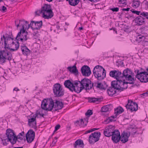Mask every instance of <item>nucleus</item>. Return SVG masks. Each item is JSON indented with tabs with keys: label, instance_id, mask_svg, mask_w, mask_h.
Listing matches in <instances>:
<instances>
[{
	"label": "nucleus",
	"instance_id": "nucleus-64",
	"mask_svg": "<svg viewBox=\"0 0 148 148\" xmlns=\"http://www.w3.org/2000/svg\"><path fill=\"white\" fill-rule=\"evenodd\" d=\"M116 117H115V116H110V117H111V118H112L113 119H114L115 118H116Z\"/></svg>",
	"mask_w": 148,
	"mask_h": 148
},
{
	"label": "nucleus",
	"instance_id": "nucleus-56",
	"mask_svg": "<svg viewBox=\"0 0 148 148\" xmlns=\"http://www.w3.org/2000/svg\"><path fill=\"white\" fill-rule=\"evenodd\" d=\"M19 89L17 87H15L14 88V89H13L14 91H19Z\"/></svg>",
	"mask_w": 148,
	"mask_h": 148
},
{
	"label": "nucleus",
	"instance_id": "nucleus-53",
	"mask_svg": "<svg viewBox=\"0 0 148 148\" xmlns=\"http://www.w3.org/2000/svg\"><path fill=\"white\" fill-rule=\"evenodd\" d=\"M57 142V140H54L52 141V144H53V145H54L56 144Z\"/></svg>",
	"mask_w": 148,
	"mask_h": 148
},
{
	"label": "nucleus",
	"instance_id": "nucleus-20",
	"mask_svg": "<svg viewBox=\"0 0 148 148\" xmlns=\"http://www.w3.org/2000/svg\"><path fill=\"white\" fill-rule=\"evenodd\" d=\"M81 71L83 76H89L91 73L90 69L88 66H84L81 68Z\"/></svg>",
	"mask_w": 148,
	"mask_h": 148
},
{
	"label": "nucleus",
	"instance_id": "nucleus-33",
	"mask_svg": "<svg viewBox=\"0 0 148 148\" xmlns=\"http://www.w3.org/2000/svg\"><path fill=\"white\" fill-rule=\"evenodd\" d=\"M88 102L90 103H96L101 101V99L95 97H88Z\"/></svg>",
	"mask_w": 148,
	"mask_h": 148
},
{
	"label": "nucleus",
	"instance_id": "nucleus-6",
	"mask_svg": "<svg viewBox=\"0 0 148 148\" xmlns=\"http://www.w3.org/2000/svg\"><path fill=\"white\" fill-rule=\"evenodd\" d=\"M53 100L51 98L45 99L41 103V108L45 110L51 111L53 108Z\"/></svg>",
	"mask_w": 148,
	"mask_h": 148
},
{
	"label": "nucleus",
	"instance_id": "nucleus-29",
	"mask_svg": "<svg viewBox=\"0 0 148 148\" xmlns=\"http://www.w3.org/2000/svg\"><path fill=\"white\" fill-rule=\"evenodd\" d=\"M84 88L81 86L79 87L78 86H74L73 85V87L72 88H71L70 89V91L72 92L74 91L77 93H79Z\"/></svg>",
	"mask_w": 148,
	"mask_h": 148
},
{
	"label": "nucleus",
	"instance_id": "nucleus-2",
	"mask_svg": "<svg viewBox=\"0 0 148 148\" xmlns=\"http://www.w3.org/2000/svg\"><path fill=\"white\" fill-rule=\"evenodd\" d=\"M19 23L16 25V23L18 22V21L17 20L15 21L16 25L17 28L19 26H22V28L20 30V32H19L17 35V38H18L19 36L21 37L20 39L22 40H26L27 37H29L28 36V33L27 32L25 31V30L24 29L25 28V21L24 20H20L19 21Z\"/></svg>",
	"mask_w": 148,
	"mask_h": 148
},
{
	"label": "nucleus",
	"instance_id": "nucleus-44",
	"mask_svg": "<svg viewBox=\"0 0 148 148\" xmlns=\"http://www.w3.org/2000/svg\"><path fill=\"white\" fill-rule=\"evenodd\" d=\"M119 4H122L126 5V0H119Z\"/></svg>",
	"mask_w": 148,
	"mask_h": 148
},
{
	"label": "nucleus",
	"instance_id": "nucleus-43",
	"mask_svg": "<svg viewBox=\"0 0 148 148\" xmlns=\"http://www.w3.org/2000/svg\"><path fill=\"white\" fill-rule=\"evenodd\" d=\"M41 9L40 10H39L36 11L35 12V14L36 15H37L38 16H39L40 15V14H43V12H41Z\"/></svg>",
	"mask_w": 148,
	"mask_h": 148
},
{
	"label": "nucleus",
	"instance_id": "nucleus-22",
	"mask_svg": "<svg viewBox=\"0 0 148 148\" xmlns=\"http://www.w3.org/2000/svg\"><path fill=\"white\" fill-rule=\"evenodd\" d=\"M125 86H127L128 84H133L134 83V82L136 80V79H134L132 77L131 75H129L128 76L124 79Z\"/></svg>",
	"mask_w": 148,
	"mask_h": 148
},
{
	"label": "nucleus",
	"instance_id": "nucleus-10",
	"mask_svg": "<svg viewBox=\"0 0 148 148\" xmlns=\"http://www.w3.org/2000/svg\"><path fill=\"white\" fill-rule=\"evenodd\" d=\"M82 87L84 88L86 90H90L93 87L94 84L92 83L91 81L89 79L84 78L80 81H79Z\"/></svg>",
	"mask_w": 148,
	"mask_h": 148
},
{
	"label": "nucleus",
	"instance_id": "nucleus-15",
	"mask_svg": "<svg viewBox=\"0 0 148 148\" xmlns=\"http://www.w3.org/2000/svg\"><path fill=\"white\" fill-rule=\"evenodd\" d=\"M88 119L84 118L80 119L79 120H77L75 122V125L76 126H79L80 127H84L86 126L88 122Z\"/></svg>",
	"mask_w": 148,
	"mask_h": 148
},
{
	"label": "nucleus",
	"instance_id": "nucleus-25",
	"mask_svg": "<svg viewBox=\"0 0 148 148\" xmlns=\"http://www.w3.org/2000/svg\"><path fill=\"white\" fill-rule=\"evenodd\" d=\"M20 47L22 53L23 55L27 56L30 53L31 51L27 48L25 44L21 45Z\"/></svg>",
	"mask_w": 148,
	"mask_h": 148
},
{
	"label": "nucleus",
	"instance_id": "nucleus-1",
	"mask_svg": "<svg viewBox=\"0 0 148 148\" xmlns=\"http://www.w3.org/2000/svg\"><path fill=\"white\" fill-rule=\"evenodd\" d=\"M6 135L1 138L3 144L6 145L8 142H10L12 145L15 144L17 141L19 142L23 140V138L19 135L16 136L14 131L10 129H7L6 131Z\"/></svg>",
	"mask_w": 148,
	"mask_h": 148
},
{
	"label": "nucleus",
	"instance_id": "nucleus-21",
	"mask_svg": "<svg viewBox=\"0 0 148 148\" xmlns=\"http://www.w3.org/2000/svg\"><path fill=\"white\" fill-rule=\"evenodd\" d=\"M37 113H36L33 116V117L28 119V125L32 128L36 127V117L38 116Z\"/></svg>",
	"mask_w": 148,
	"mask_h": 148
},
{
	"label": "nucleus",
	"instance_id": "nucleus-27",
	"mask_svg": "<svg viewBox=\"0 0 148 148\" xmlns=\"http://www.w3.org/2000/svg\"><path fill=\"white\" fill-rule=\"evenodd\" d=\"M67 69L70 72L74 74L75 75L78 74V71L75 64L73 66L68 67Z\"/></svg>",
	"mask_w": 148,
	"mask_h": 148
},
{
	"label": "nucleus",
	"instance_id": "nucleus-37",
	"mask_svg": "<svg viewBox=\"0 0 148 148\" xmlns=\"http://www.w3.org/2000/svg\"><path fill=\"white\" fill-rule=\"evenodd\" d=\"M130 130V131L129 132V134H128L129 135L130 134L133 135L137 132V129L134 128H131Z\"/></svg>",
	"mask_w": 148,
	"mask_h": 148
},
{
	"label": "nucleus",
	"instance_id": "nucleus-32",
	"mask_svg": "<svg viewBox=\"0 0 148 148\" xmlns=\"http://www.w3.org/2000/svg\"><path fill=\"white\" fill-rule=\"evenodd\" d=\"M112 87H109L107 89V92L108 95L111 96H113L116 93V91Z\"/></svg>",
	"mask_w": 148,
	"mask_h": 148
},
{
	"label": "nucleus",
	"instance_id": "nucleus-59",
	"mask_svg": "<svg viewBox=\"0 0 148 148\" xmlns=\"http://www.w3.org/2000/svg\"><path fill=\"white\" fill-rule=\"evenodd\" d=\"M38 114L41 116L42 117H44V114H41L40 112H39L38 113Z\"/></svg>",
	"mask_w": 148,
	"mask_h": 148
},
{
	"label": "nucleus",
	"instance_id": "nucleus-8",
	"mask_svg": "<svg viewBox=\"0 0 148 148\" xmlns=\"http://www.w3.org/2000/svg\"><path fill=\"white\" fill-rule=\"evenodd\" d=\"M135 73H137L136 77L140 80L142 82L146 83L148 82V73L145 71L140 72L137 69L135 71Z\"/></svg>",
	"mask_w": 148,
	"mask_h": 148
},
{
	"label": "nucleus",
	"instance_id": "nucleus-62",
	"mask_svg": "<svg viewBox=\"0 0 148 148\" xmlns=\"http://www.w3.org/2000/svg\"><path fill=\"white\" fill-rule=\"evenodd\" d=\"M131 15L130 16L131 17H132L133 18H136V17H135V16H134V15L133 14H131Z\"/></svg>",
	"mask_w": 148,
	"mask_h": 148
},
{
	"label": "nucleus",
	"instance_id": "nucleus-3",
	"mask_svg": "<svg viewBox=\"0 0 148 148\" xmlns=\"http://www.w3.org/2000/svg\"><path fill=\"white\" fill-rule=\"evenodd\" d=\"M93 73L95 77L98 80H102L106 77V71L101 66L97 65L94 68Z\"/></svg>",
	"mask_w": 148,
	"mask_h": 148
},
{
	"label": "nucleus",
	"instance_id": "nucleus-5",
	"mask_svg": "<svg viewBox=\"0 0 148 148\" xmlns=\"http://www.w3.org/2000/svg\"><path fill=\"white\" fill-rule=\"evenodd\" d=\"M116 80H114L111 82V86L114 89H116L119 91L121 92L123 91L124 89H126L127 87V86H125L124 85L125 81L123 79H116Z\"/></svg>",
	"mask_w": 148,
	"mask_h": 148
},
{
	"label": "nucleus",
	"instance_id": "nucleus-36",
	"mask_svg": "<svg viewBox=\"0 0 148 148\" xmlns=\"http://www.w3.org/2000/svg\"><path fill=\"white\" fill-rule=\"evenodd\" d=\"M84 145L83 142L81 140H76L74 145V147L76 148L77 145Z\"/></svg>",
	"mask_w": 148,
	"mask_h": 148
},
{
	"label": "nucleus",
	"instance_id": "nucleus-17",
	"mask_svg": "<svg viewBox=\"0 0 148 148\" xmlns=\"http://www.w3.org/2000/svg\"><path fill=\"white\" fill-rule=\"evenodd\" d=\"M42 22L40 21H32L31 22V28L33 30H38L40 29L42 25Z\"/></svg>",
	"mask_w": 148,
	"mask_h": 148
},
{
	"label": "nucleus",
	"instance_id": "nucleus-58",
	"mask_svg": "<svg viewBox=\"0 0 148 148\" xmlns=\"http://www.w3.org/2000/svg\"><path fill=\"white\" fill-rule=\"evenodd\" d=\"M89 1L91 2H96L98 1H99L100 0H89Z\"/></svg>",
	"mask_w": 148,
	"mask_h": 148
},
{
	"label": "nucleus",
	"instance_id": "nucleus-13",
	"mask_svg": "<svg viewBox=\"0 0 148 148\" xmlns=\"http://www.w3.org/2000/svg\"><path fill=\"white\" fill-rule=\"evenodd\" d=\"M35 136V133L32 130L28 131L26 134V137L27 142L31 143L34 140Z\"/></svg>",
	"mask_w": 148,
	"mask_h": 148
},
{
	"label": "nucleus",
	"instance_id": "nucleus-60",
	"mask_svg": "<svg viewBox=\"0 0 148 148\" xmlns=\"http://www.w3.org/2000/svg\"><path fill=\"white\" fill-rule=\"evenodd\" d=\"M109 119V121H110V122H112L113 121V119L111 118V117H108Z\"/></svg>",
	"mask_w": 148,
	"mask_h": 148
},
{
	"label": "nucleus",
	"instance_id": "nucleus-61",
	"mask_svg": "<svg viewBox=\"0 0 148 148\" xmlns=\"http://www.w3.org/2000/svg\"><path fill=\"white\" fill-rule=\"evenodd\" d=\"M99 129V128H93V129H91V130H92V131L93 132V131H95L96 130H98Z\"/></svg>",
	"mask_w": 148,
	"mask_h": 148
},
{
	"label": "nucleus",
	"instance_id": "nucleus-12",
	"mask_svg": "<svg viewBox=\"0 0 148 148\" xmlns=\"http://www.w3.org/2000/svg\"><path fill=\"white\" fill-rule=\"evenodd\" d=\"M101 134L100 132H95L92 133L88 138V141L90 144H93L99 139Z\"/></svg>",
	"mask_w": 148,
	"mask_h": 148
},
{
	"label": "nucleus",
	"instance_id": "nucleus-40",
	"mask_svg": "<svg viewBox=\"0 0 148 148\" xmlns=\"http://www.w3.org/2000/svg\"><path fill=\"white\" fill-rule=\"evenodd\" d=\"M93 112L92 111L90 110H87V112L85 113V115L86 116H87V117L86 118H88V117H89L90 115L92 114Z\"/></svg>",
	"mask_w": 148,
	"mask_h": 148
},
{
	"label": "nucleus",
	"instance_id": "nucleus-54",
	"mask_svg": "<svg viewBox=\"0 0 148 148\" xmlns=\"http://www.w3.org/2000/svg\"><path fill=\"white\" fill-rule=\"evenodd\" d=\"M91 132H92V131L91 129L90 130L87 131H86V132L85 133V134H87L88 133H90Z\"/></svg>",
	"mask_w": 148,
	"mask_h": 148
},
{
	"label": "nucleus",
	"instance_id": "nucleus-9",
	"mask_svg": "<svg viewBox=\"0 0 148 148\" xmlns=\"http://www.w3.org/2000/svg\"><path fill=\"white\" fill-rule=\"evenodd\" d=\"M17 36L15 38V39L14 40V41L12 43V45L10 46V49H9V50L10 51H16L18 50L19 47V42H21L22 43H25L29 38V37H27L26 39V40H21V37H19L18 38H17Z\"/></svg>",
	"mask_w": 148,
	"mask_h": 148
},
{
	"label": "nucleus",
	"instance_id": "nucleus-4",
	"mask_svg": "<svg viewBox=\"0 0 148 148\" xmlns=\"http://www.w3.org/2000/svg\"><path fill=\"white\" fill-rule=\"evenodd\" d=\"M41 12H43V17L45 19H49L52 18L54 15L51 8V5L44 4L41 8Z\"/></svg>",
	"mask_w": 148,
	"mask_h": 148
},
{
	"label": "nucleus",
	"instance_id": "nucleus-23",
	"mask_svg": "<svg viewBox=\"0 0 148 148\" xmlns=\"http://www.w3.org/2000/svg\"><path fill=\"white\" fill-rule=\"evenodd\" d=\"M134 21L137 25H141L145 23V18H143L141 16L136 17L134 20Z\"/></svg>",
	"mask_w": 148,
	"mask_h": 148
},
{
	"label": "nucleus",
	"instance_id": "nucleus-42",
	"mask_svg": "<svg viewBox=\"0 0 148 148\" xmlns=\"http://www.w3.org/2000/svg\"><path fill=\"white\" fill-rule=\"evenodd\" d=\"M25 27L24 28V29L25 30L26 29L29 28L30 27L31 28V25H30V23L29 24L28 22L26 21L25 22Z\"/></svg>",
	"mask_w": 148,
	"mask_h": 148
},
{
	"label": "nucleus",
	"instance_id": "nucleus-55",
	"mask_svg": "<svg viewBox=\"0 0 148 148\" xmlns=\"http://www.w3.org/2000/svg\"><path fill=\"white\" fill-rule=\"evenodd\" d=\"M24 132L23 131L21 133H20L19 134H18V135H19L20 136H23L24 134Z\"/></svg>",
	"mask_w": 148,
	"mask_h": 148
},
{
	"label": "nucleus",
	"instance_id": "nucleus-52",
	"mask_svg": "<svg viewBox=\"0 0 148 148\" xmlns=\"http://www.w3.org/2000/svg\"><path fill=\"white\" fill-rule=\"evenodd\" d=\"M130 10V8H123L122 9V11H129V10Z\"/></svg>",
	"mask_w": 148,
	"mask_h": 148
},
{
	"label": "nucleus",
	"instance_id": "nucleus-39",
	"mask_svg": "<svg viewBox=\"0 0 148 148\" xmlns=\"http://www.w3.org/2000/svg\"><path fill=\"white\" fill-rule=\"evenodd\" d=\"M96 87L97 88H99L100 90H105L106 89L103 87L102 84L101 83H98L96 86Z\"/></svg>",
	"mask_w": 148,
	"mask_h": 148
},
{
	"label": "nucleus",
	"instance_id": "nucleus-18",
	"mask_svg": "<svg viewBox=\"0 0 148 148\" xmlns=\"http://www.w3.org/2000/svg\"><path fill=\"white\" fill-rule=\"evenodd\" d=\"M53 108L54 111L62 109L63 107V104L62 102L57 100H53Z\"/></svg>",
	"mask_w": 148,
	"mask_h": 148
},
{
	"label": "nucleus",
	"instance_id": "nucleus-49",
	"mask_svg": "<svg viewBox=\"0 0 148 148\" xmlns=\"http://www.w3.org/2000/svg\"><path fill=\"white\" fill-rule=\"evenodd\" d=\"M143 3H145V5L147 6V8H148V1H146V0H144Z\"/></svg>",
	"mask_w": 148,
	"mask_h": 148
},
{
	"label": "nucleus",
	"instance_id": "nucleus-34",
	"mask_svg": "<svg viewBox=\"0 0 148 148\" xmlns=\"http://www.w3.org/2000/svg\"><path fill=\"white\" fill-rule=\"evenodd\" d=\"M68 1L70 5L75 6L78 4L80 0H69Z\"/></svg>",
	"mask_w": 148,
	"mask_h": 148
},
{
	"label": "nucleus",
	"instance_id": "nucleus-51",
	"mask_svg": "<svg viewBox=\"0 0 148 148\" xmlns=\"http://www.w3.org/2000/svg\"><path fill=\"white\" fill-rule=\"evenodd\" d=\"M109 119L108 118L107 119H106L105 120L104 122L106 123H108L109 122H110V121H109Z\"/></svg>",
	"mask_w": 148,
	"mask_h": 148
},
{
	"label": "nucleus",
	"instance_id": "nucleus-46",
	"mask_svg": "<svg viewBox=\"0 0 148 148\" xmlns=\"http://www.w3.org/2000/svg\"><path fill=\"white\" fill-rule=\"evenodd\" d=\"M60 125L58 124L56 125L55 127V130L54 131V132H56L58 130L60 127Z\"/></svg>",
	"mask_w": 148,
	"mask_h": 148
},
{
	"label": "nucleus",
	"instance_id": "nucleus-24",
	"mask_svg": "<svg viewBox=\"0 0 148 148\" xmlns=\"http://www.w3.org/2000/svg\"><path fill=\"white\" fill-rule=\"evenodd\" d=\"M132 71L128 68H127L123 72V73L121 72V79H123V81H125L124 79L130 75H132Z\"/></svg>",
	"mask_w": 148,
	"mask_h": 148
},
{
	"label": "nucleus",
	"instance_id": "nucleus-45",
	"mask_svg": "<svg viewBox=\"0 0 148 148\" xmlns=\"http://www.w3.org/2000/svg\"><path fill=\"white\" fill-rule=\"evenodd\" d=\"M110 10H111L113 12H117L119 10V8L117 7L114 8H112L110 9Z\"/></svg>",
	"mask_w": 148,
	"mask_h": 148
},
{
	"label": "nucleus",
	"instance_id": "nucleus-14",
	"mask_svg": "<svg viewBox=\"0 0 148 148\" xmlns=\"http://www.w3.org/2000/svg\"><path fill=\"white\" fill-rule=\"evenodd\" d=\"M114 129V126L112 125H110L106 127L105 129L104 130L103 134L104 135L107 137L111 136L112 134H113L112 133Z\"/></svg>",
	"mask_w": 148,
	"mask_h": 148
},
{
	"label": "nucleus",
	"instance_id": "nucleus-38",
	"mask_svg": "<svg viewBox=\"0 0 148 148\" xmlns=\"http://www.w3.org/2000/svg\"><path fill=\"white\" fill-rule=\"evenodd\" d=\"M143 18H146L148 19V12H141L140 15Z\"/></svg>",
	"mask_w": 148,
	"mask_h": 148
},
{
	"label": "nucleus",
	"instance_id": "nucleus-28",
	"mask_svg": "<svg viewBox=\"0 0 148 148\" xmlns=\"http://www.w3.org/2000/svg\"><path fill=\"white\" fill-rule=\"evenodd\" d=\"M113 106L111 104L104 106L101 108V112H106L110 111L113 109Z\"/></svg>",
	"mask_w": 148,
	"mask_h": 148
},
{
	"label": "nucleus",
	"instance_id": "nucleus-48",
	"mask_svg": "<svg viewBox=\"0 0 148 148\" xmlns=\"http://www.w3.org/2000/svg\"><path fill=\"white\" fill-rule=\"evenodd\" d=\"M7 10V8L5 7L4 6H3L1 9H0V10L1 11H2L3 12H4L6 11Z\"/></svg>",
	"mask_w": 148,
	"mask_h": 148
},
{
	"label": "nucleus",
	"instance_id": "nucleus-35",
	"mask_svg": "<svg viewBox=\"0 0 148 148\" xmlns=\"http://www.w3.org/2000/svg\"><path fill=\"white\" fill-rule=\"evenodd\" d=\"M140 4V2L139 0H133V1L132 6L134 8H137L139 7Z\"/></svg>",
	"mask_w": 148,
	"mask_h": 148
},
{
	"label": "nucleus",
	"instance_id": "nucleus-11",
	"mask_svg": "<svg viewBox=\"0 0 148 148\" xmlns=\"http://www.w3.org/2000/svg\"><path fill=\"white\" fill-rule=\"evenodd\" d=\"M125 106L127 110H129L131 112L136 111L138 108V104L131 100H128V103L125 105Z\"/></svg>",
	"mask_w": 148,
	"mask_h": 148
},
{
	"label": "nucleus",
	"instance_id": "nucleus-16",
	"mask_svg": "<svg viewBox=\"0 0 148 148\" xmlns=\"http://www.w3.org/2000/svg\"><path fill=\"white\" fill-rule=\"evenodd\" d=\"M112 134L111 135L112 140L114 143H116L121 139L120 133L118 130H114Z\"/></svg>",
	"mask_w": 148,
	"mask_h": 148
},
{
	"label": "nucleus",
	"instance_id": "nucleus-7",
	"mask_svg": "<svg viewBox=\"0 0 148 148\" xmlns=\"http://www.w3.org/2000/svg\"><path fill=\"white\" fill-rule=\"evenodd\" d=\"M53 90L55 97H59L62 96L64 94L62 86L59 83L54 84L53 87Z\"/></svg>",
	"mask_w": 148,
	"mask_h": 148
},
{
	"label": "nucleus",
	"instance_id": "nucleus-31",
	"mask_svg": "<svg viewBox=\"0 0 148 148\" xmlns=\"http://www.w3.org/2000/svg\"><path fill=\"white\" fill-rule=\"evenodd\" d=\"M124 111V109L121 106L117 108L114 110V114L116 116L119 115Z\"/></svg>",
	"mask_w": 148,
	"mask_h": 148
},
{
	"label": "nucleus",
	"instance_id": "nucleus-41",
	"mask_svg": "<svg viewBox=\"0 0 148 148\" xmlns=\"http://www.w3.org/2000/svg\"><path fill=\"white\" fill-rule=\"evenodd\" d=\"M133 13L136 14L137 15H140L141 12L140 11H137L134 10V9H132L130 10Z\"/></svg>",
	"mask_w": 148,
	"mask_h": 148
},
{
	"label": "nucleus",
	"instance_id": "nucleus-19",
	"mask_svg": "<svg viewBox=\"0 0 148 148\" xmlns=\"http://www.w3.org/2000/svg\"><path fill=\"white\" fill-rule=\"evenodd\" d=\"M121 72L119 70H112L110 71L109 75L112 77L115 78L116 79H121Z\"/></svg>",
	"mask_w": 148,
	"mask_h": 148
},
{
	"label": "nucleus",
	"instance_id": "nucleus-57",
	"mask_svg": "<svg viewBox=\"0 0 148 148\" xmlns=\"http://www.w3.org/2000/svg\"><path fill=\"white\" fill-rule=\"evenodd\" d=\"M141 95H143L144 96H145V97H146L148 96L147 95V94L146 93V92L143 93V94H142Z\"/></svg>",
	"mask_w": 148,
	"mask_h": 148
},
{
	"label": "nucleus",
	"instance_id": "nucleus-63",
	"mask_svg": "<svg viewBox=\"0 0 148 148\" xmlns=\"http://www.w3.org/2000/svg\"><path fill=\"white\" fill-rule=\"evenodd\" d=\"M79 29L80 30H82L83 29V28L82 27H80L79 28Z\"/></svg>",
	"mask_w": 148,
	"mask_h": 148
},
{
	"label": "nucleus",
	"instance_id": "nucleus-47",
	"mask_svg": "<svg viewBox=\"0 0 148 148\" xmlns=\"http://www.w3.org/2000/svg\"><path fill=\"white\" fill-rule=\"evenodd\" d=\"M72 83H73V85L74 86H78V84H80V83H79V81H75Z\"/></svg>",
	"mask_w": 148,
	"mask_h": 148
},
{
	"label": "nucleus",
	"instance_id": "nucleus-30",
	"mask_svg": "<svg viewBox=\"0 0 148 148\" xmlns=\"http://www.w3.org/2000/svg\"><path fill=\"white\" fill-rule=\"evenodd\" d=\"M64 85L65 87L68 88L70 90V89L73 86V83L69 80L65 81L64 82Z\"/></svg>",
	"mask_w": 148,
	"mask_h": 148
},
{
	"label": "nucleus",
	"instance_id": "nucleus-50",
	"mask_svg": "<svg viewBox=\"0 0 148 148\" xmlns=\"http://www.w3.org/2000/svg\"><path fill=\"white\" fill-rule=\"evenodd\" d=\"M110 30H113L115 32V33L116 34H117V31L116 30V29L115 28L112 27L110 29Z\"/></svg>",
	"mask_w": 148,
	"mask_h": 148
},
{
	"label": "nucleus",
	"instance_id": "nucleus-26",
	"mask_svg": "<svg viewBox=\"0 0 148 148\" xmlns=\"http://www.w3.org/2000/svg\"><path fill=\"white\" fill-rule=\"evenodd\" d=\"M130 136L129 134L127 132H123L121 136L120 140L123 143H125L128 140L129 137Z\"/></svg>",
	"mask_w": 148,
	"mask_h": 148
}]
</instances>
